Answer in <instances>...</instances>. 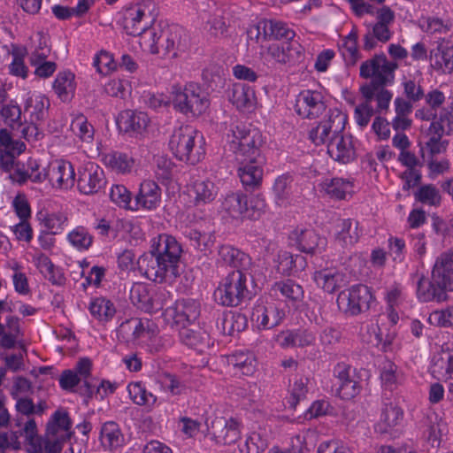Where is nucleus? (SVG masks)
I'll return each instance as SVG.
<instances>
[{
	"instance_id": "1",
	"label": "nucleus",
	"mask_w": 453,
	"mask_h": 453,
	"mask_svg": "<svg viewBox=\"0 0 453 453\" xmlns=\"http://www.w3.org/2000/svg\"><path fill=\"white\" fill-rule=\"evenodd\" d=\"M181 253V246L173 236L159 234L152 240L150 256L139 258V268L150 280L173 282L180 274Z\"/></svg>"
},
{
	"instance_id": "2",
	"label": "nucleus",
	"mask_w": 453,
	"mask_h": 453,
	"mask_svg": "<svg viewBox=\"0 0 453 453\" xmlns=\"http://www.w3.org/2000/svg\"><path fill=\"white\" fill-rule=\"evenodd\" d=\"M397 68V63L389 61L384 54L375 55L363 62L360 65V76L371 79V81L360 87L362 96L371 98L373 90L393 84Z\"/></svg>"
},
{
	"instance_id": "3",
	"label": "nucleus",
	"mask_w": 453,
	"mask_h": 453,
	"mask_svg": "<svg viewBox=\"0 0 453 453\" xmlns=\"http://www.w3.org/2000/svg\"><path fill=\"white\" fill-rule=\"evenodd\" d=\"M203 140L196 128L188 125L181 126L172 134L169 148L179 160L196 165L205 154Z\"/></svg>"
},
{
	"instance_id": "4",
	"label": "nucleus",
	"mask_w": 453,
	"mask_h": 453,
	"mask_svg": "<svg viewBox=\"0 0 453 453\" xmlns=\"http://www.w3.org/2000/svg\"><path fill=\"white\" fill-rule=\"evenodd\" d=\"M247 271L234 270L229 273L214 291V300L222 306L236 307L250 298Z\"/></svg>"
},
{
	"instance_id": "5",
	"label": "nucleus",
	"mask_w": 453,
	"mask_h": 453,
	"mask_svg": "<svg viewBox=\"0 0 453 453\" xmlns=\"http://www.w3.org/2000/svg\"><path fill=\"white\" fill-rule=\"evenodd\" d=\"M227 139L235 159L263 158L260 154L263 139L257 129H250L242 123L231 124Z\"/></svg>"
},
{
	"instance_id": "6",
	"label": "nucleus",
	"mask_w": 453,
	"mask_h": 453,
	"mask_svg": "<svg viewBox=\"0 0 453 453\" xmlns=\"http://www.w3.org/2000/svg\"><path fill=\"white\" fill-rule=\"evenodd\" d=\"M173 104L176 110L188 116H200L210 106L207 93L195 82L183 88L173 87Z\"/></svg>"
},
{
	"instance_id": "7",
	"label": "nucleus",
	"mask_w": 453,
	"mask_h": 453,
	"mask_svg": "<svg viewBox=\"0 0 453 453\" xmlns=\"http://www.w3.org/2000/svg\"><path fill=\"white\" fill-rule=\"evenodd\" d=\"M14 400L16 401V414L11 419L10 428L16 438H18V434H27L31 438L37 428L34 416H42L47 409V403L45 401H40L35 404L33 400L27 396Z\"/></svg>"
},
{
	"instance_id": "8",
	"label": "nucleus",
	"mask_w": 453,
	"mask_h": 453,
	"mask_svg": "<svg viewBox=\"0 0 453 453\" xmlns=\"http://www.w3.org/2000/svg\"><path fill=\"white\" fill-rule=\"evenodd\" d=\"M181 27L172 25L160 29L159 34L150 29L147 35V43L143 44L149 48L152 54H161L163 57L172 55L177 56V50L181 45Z\"/></svg>"
},
{
	"instance_id": "9",
	"label": "nucleus",
	"mask_w": 453,
	"mask_h": 453,
	"mask_svg": "<svg viewBox=\"0 0 453 453\" xmlns=\"http://www.w3.org/2000/svg\"><path fill=\"white\" fill-rule=\"evenodd\" d=\"M373 296L370 288L362 284L355 285L342 290L337 296V305L340 311L348 316H357L370 309Z\"/></svg>"
},
{
	"instance_id": "10",
	"label": "nucleus",
	"mask_w": 453,
	"mask_h": 453,
	"mask_svg": "<svg viewBox=\"0 0 453 453\" xmlns=\"http://www.w3.org/2000/svg\"><path fill=\"white\" fill-rule=\"evenodd\" d=\"M435 266L432 272L431 278L416 273L412 275L417 278L416 296L421 303H441L448 299V284L442 276L435 275Z\"/></svg>"
},
{
	"instance_id": "11",
	"label": "nucleus",
	"mask_w": 453,
	"mask_h": 453,
	"mask_svg": "<svg viewBox=\"0 0 453 453\" xmlns=\"http://www.w3.org/2000/svg\"><path fill=\"white\" fill-rule=\"evenodd\" d=\"M347 122V117L337 109L329 110L327 119L310 131L309 137L315 145L329 142L339 133H342Z\"/></svg>"
},
{
	"instance_id": "12",
	"label": "nucleus",
	"mask_w": 453,
	"mask_h": 453,
	"mask_svg": "<svg viewBox=\"0 0 453 453\" xmlns=\"http://www.w3.org/2000/svg\"><path fill=\"white\" fill-rule=\"evenodd\" d=\"M34 182L41 183L49 180L53 187L68 188L73 186L75 181V172L73 165L65 160L52 162L47 167L44 173L32 175Z\"/></svg>"
},
{
	"instance_id": "13",
	"label": "nucleus",
	"mask_w": 453,
	"mask_h": 453,
	"mask_svg": "<svg viewBox=\"0 0 453 453\" xmlns=\"http://www.w3.org/2000/svg\"><path fill=\"white\" fill-rule=\"evenodd\" d=\"M295 110L303 119H314L326 111L325 96L321 90L304 89L296 96Z\"/></svg>"
},
{
	"instance_id": "14",
	"label": "nucleus",
	"mask_w": 453,
	"mask_h": 453,
	"mask_svg": "<svg viewBox=\"0 0 453 453\" xmlns=\"http://www.w3.org/2000/svg\"><path fill=\"white\" fill-rule=\"evenodd\" d=\"M452 130V112L443 109L440 112L439 120L432 121L429 131L433 135L426 142V149L428 150L432 158L446 150L445 142H442L441 139L443 134H449Z\"/></svg>"
},
{
	"instance_id": "15",
	"label": "nucleus",
	"mask_w": 453,
	"mask_h": 453,
	"mask_svg": "<svg viewBox=\"0 0 453 453\" xmlns=\"http://www.w3.org/2000/svg\"><path fill=\"white\" fill-rule=\"evenodd\" d=\"M165 319L173 325L185 326L194 323L200 316V304L193 299H181L165 309Z\"/></svg>"
},
{
	"instance_id": "16",
	"label": "nucleus",
	"mask_w": 453,
	"mask_h": 453,
	"mask_svg": "<svg viewBox=\"0 0 453 453\" xmlns=\"http://www.w3.org/2000/svg\"><path fill=\"white\" fill-rule=\"evenodd\" d=\"M106 184L104 170L93 162H88L78 169L77 187L84 195L98 193Z\"/></svg>"
},
{
	"instance_id": "17",
	"label": "nucleus",
	"mask_w": 453,
	"mask_h": 453,
	"mask_svg": "<svg viewBox=\"0 0 453 453\" xmlns=\"http://www.w3.org/2000/svg\"><path fill=\"white\" fill-rule=\"evenodd\" d=\"M404 412L395 402L384 403L379 421L374 430L380 434L393 435L400 431L403 421Z\"/></svg>"
},
{
	"instance_id": "18",
	"label": "nucleus",
	"mask_w": 453,
	"mask_h": 453,
	"mask_svg": "<svg viewBox=\"0 0 453 453\" xmlns=\"http://www.w3.org/2000/svg\"><path fill=\"white\" fill-rule=\"evenodd\" d=\"M145 4H139L127 8L124 12L123 27L127 35L132 36H142L140 44L147 43L149 21H145Z\"/></svg>"
},
{
	"instance_id": "19",
	"label": "nucleus",
	"mask_w": 453,
	"mask_h": 453,
	"mask_svg": "<svg viewBox=\"0 0 453 453\" xmlns=\"http://www.w3.org/2000/svg\"><path fill=\"white\" fill-rule=\"evenodd\" d=\"M210 431L213 439L223 445H231L241 437L240 423L233 418H215L211 421Z\"/></svg>"
},
{
	"instance_id": "20",
	"label": "nucleus",
	"mask_w": 453,
	"mask_h": 453,
	"mask_svg": "<svg viewBox=\"0 0 453 453\" xmlns=\"http://www.w3.org/2000/svg\"><path fill=\"white\" fill-rule=\"evenodd\" d=\"M149 123L150 119L145 112L132 110L121 111L117 119L119 130L133 137L143 135Z\"/></svg>"
},
{
	"instance_id": "21",
	"label": "nucleus",
	"mask_w": 453,
	"mask_h": 453,
	"mask_svg": "<svg viewBox=\"0 0 453 453\" xmlns=\"http://www.w3.org/2000/svg\"><path fill=\"white\" fill-rule=\"evenodd\" d=\"M238 176L243 187L248 189H255L261 185L263 179V158H242L237 157Z\"/></svg>"
},
{
	"instance_id": "22",
	"label": "nucleus",
	"mask_w": 453,
	"mask_h": 453,
	"mask_svg": "<svg viewBox=\"0 0 453 453\" xmlns=\"http://www.w3.org/2000/svg\"><path fill=\"white\" fill-rule=\"evenodd\" d=\"M285 318V311L273 303L257 305L252 311V320L259 330H268L279 326Z\"/></svg>"
},
{
	"instance_id": "23",
	"label": "nucleus",
	"mask_w": 453,
	"mask_h": 453,
	"mask_svg": "<svg viewBox=\"0 0 453 453\" xmlns=\"http://www.w3.org/2000/svg\"><path fill=\"white\" fill-rule=\"evenodd\" d=\"M291 240L300 251L307 254L321 253L327 245L326 238L313 229H296L292 232Z\"/></svg>"
},
{
	"instance_id": "24",
	"label": "nucleus",
	"mask_w": 453,
	"mask_h": 453,
	"mask_svg": "<svg viewBox=\"0 0 453 453\" xmlns=\"http://www.w3.org/2000/svg\"><path fill=\"white\" fill-rule=\"evenodd\" d=\"M99 441L104 451L115 452L124 447L126 440L119 425L107 421L101 426Z\"/></svg>"
},
{
	"instance_id": "25",
	"label": "nucleus",
	"mask_w": 453,
	"mask_h": 453,
	"mask_svg": "<svg viewBox=\"0 0 453 453\" xmlns=\"http://www.w3.org/2000/svg\"><path fill=\"white\" fill-rule=\"evenodd\" d=\"M255 29L257 30V38L263 35L265 39H286L289 41L296 35L295 32L289 29L285 23L273 19L260 20Z\"/></svg>"
},
{
	"instance_id": "26",
	"label": "nucleus",
	"mask_w": 453,
	"mask_h": 453,
	"mask_svg": "<svg viewBox=\"0 0 453 453\" xmlns=\"http://www.w3.org/2000/svg\"><path fill=\"white\" fill-rule=\"evenodd\" d=\"M327 152L333 159L343 164L355 158V150L350 138L344 137L342 133L330 139Z\"/></svg>"
},
{
	"instance_id": "27",
	"label": "nucleus",
	"mask_w": 453,
	"mask_h": 453,
	"mask_svg": "<svg viewBox=\"0 0 453 453\" xmlns=\"http://www.w3.org/2000/svg\"><path fill=\"white\" fill-rule=\"evenodd\" d=\"M218 256L221 262L236 270L248 271L251 265L250 257L230 244L220 245L218 249Z\"/></svg>"
},
{
	"instance_id": "28",
	"label": "nucleus",
	"mask_w": 453,
	"mask_h": 453,
	"mask_svg": "<svg viewBox=\"0 0 453 453\" xmlns=\"http://www.w3.org/2000/svg\"><path fill=\"white\" fill-rule=\"evenodd\" d=\"M430 66L440 73H453V47L439 43L429 53Z\"/></svg>"
},
{
	"instance_id": "29",
	"label": "nucleus",
	"mask_w": 453,
	"mask_h": 453,
	"mask_svg": "<svg viewBox=\"0 0 453 453\" xmlns=\"http://www.w3.org/2000/svg\"><path fill=\"white\" fill-rule=\"evenodd\" d=\"M161 189L153 180H144L141 183L139 192L135 196L137 208L154 210L160 203Z\"/></svg>"
},
{
	"instance_id": "30",
	"label": "nucleus",
	"mask_w": 453,
	"mask_h": 453,
	"mask_svg": "<svg viewBox=\"0 0 453 453\" xmlns=\"http://www.w3.org/2000/svg\"><path fill=\"white\" fill-rule=\"evenodd\" d=\"M358 222L351 219H341L336 225L334 241L341 247L348 249L359 240Z\"/></svg>"
},
{
	"instance_id": "31",
	"label": "nucleus",
	"mask_w": 453,
	"mask_h": 453,
	"mask_svg": "<svg viewBox=\"0 0 453 453\" xmlns=\"http://www.w3.org/2000/svg\"><path fill=\"white\" fill-rule=\"evenodd\" d=\"M229 101L240 111H251L256 104L254 89L245 84L235 83L229 90Z\"/></svg>"
},
{
	"instance_id": "32",
	"label": "nucleus",
	"mask_w": 453,
	"mask_h": 453,
	"mask_svg": "<svg viewBox=\"0 0 453 453\" xmlns=\"http://www.w3.org/2000/svg\"><path fill=\"white\" fill-rule=\"evenodd\" d=\"M261 58L267 65L287 64L293 58L292 43H273L260 52Z\"/></svg>"
},
{
	"instance_id": "33",
	"label": "nucleus",
	"mask_w": 453,
	"mask_h": 453,
	"mask_svg": "<svg viewBox=\"0 0 453 453\" xmlns=\"http://www.w3.org/2000/svg\"><path fill=\"white\" fill-rule=\"evenodd\" d=\"M313 279L318 287L330 294L342 288L346 282L344 275L335 269L315 272Z\"/></svg>"
},
{
	"instance_id": "34",
	"label": "nucleus",
	"mask_w": 453,
	"mask_h": 453,
	"mask_svg": "<svg viewBox=\"0 0 453 453\" xmlns=\"http://www.w3.org/2000/svg\"><path fill=\"white\" fill-rule=\"evenodd\" d=\"M270 437V430L266 426H259L248 435L241 451L245 453L263 452L268 447Z\"/></svg>"
},
{
	"instance_id": "35",
	"label": "nucleus",
	"mask_w": 453,
	"mask_h": 453,
	"mask_svg": "<svg viewBox=\"0 0 453 453\" xmlns=\"http://www.w3.org/2000/svg\"><path fill=\"white\" fill-rule=\"evenodd\" d=\"M247 325L248 320L245 315L233 311L223 313L217 322L218 328L221 329L222 333L226 335L240 333L247 327Z\"/></svg>"
},
{
	"instance_id": "36",
	"label": "nucleus",
	"mask_w": 453,
	"mask_h": 453,
	"mask_svg": "<svg viewBox=\"0 0 453 453\" xmlns=\"http://www.w3.org/2000/svg\"><path fill=\"white\" fill-rule=\"evenodd\" d=\"M88 308L91 316L102 323L109 322L116 314L113 303L103 296L91 298Z\"/></svg>"
},
{
	"instance_id": "37",
	"label": "nucleus",
	"mask_w": 453,
	"mask_h": 453,
	"mask_svg": "<svg viewBox=\"0 0 453 453\" xmlns=\"http://www.w3.org/2000/svg\"><path fill=\"white\" fill-rule=\"evenodd\" d=\"M50 50V38L46 34L37 32L31 36L28 45L30 63H38L40 60L47 59Z\"/></svg>"
},
{
	"instance_id": "38",
	"label": "nucleus",
	"mask_w": 453,
	"mask_h": 453,
	"mask_svg": "<svg viewBox=\"0 0 453 453\" xmlns=\"http://www.w3.org/2000/svg\"><path fill=\"white\" fill-rule=\"evenodd\" d=\"M221 208L234 219L243 218L247 210V196L242 192H230L224 197Z\"/></svg>"
},
{
	"instance_id": "39",
	"label": "nucleus",
	"mask_w": 453,
	"mask_h": 453,
	"mask_svg": "<svg viewBox=\"0 0 453 453\" xmlns=\"http://www.w3.org/2000/svg\"><path fill=\"white\" fill-rule=\"evenodd\" d=\"M50 106L49 99L41 94L30 96L25 104V111L29 114L30 121L39 122L44 119Z\"/></svg>"
},
{
	"instance_id": "40",
	"label": "nucleus",
	"mask_w": 453,
	"mask_h": 453,
	"mask_svg": "<svg viewBox=\"0 0 453 453\" xmlns=\"http://www.w3.org/2000/svg\"><path fill=\"white\" fill-rule=\"evenodd\" d=\"M104 163L117 173H130L134 167L132 157L119 151H113L104 156Z\"/></svg>"
},
{
	"instance_id": "41",
	"label": "nucleus",
	"mask_w": 453,
	"mask_h": 453,
	"mask_svg": "<svg viewBox=\"0 0 453 453\" xmlns=\"http://www.w3.org/2000/svg\"><path fill=\"white\" fill-rule=\"evenodd\" d=\"M423 98H425L426 104L428 105L429 109L417 111L416 116L426 120H439L436 111L445 102L444 94L438 89H434L425 95Z\"/></svg>"
},
{
	"instance_id": "42",
	"label": "nucleus",
	"mask_w": 453,
	"mask_h": 453,
	"mask_svg": "<svg viewBox=\"0 0 453 453\" xmlns=\"http://www.w3.org/2000/svg\"><path fill=\"white\" fill-rule=\"evenodd\" d=\"M194 203L196 206L211 203L219 193L215 183L209 180H196L193 186Z\"/></svg>"
},
{
	"instance_id": "43",
	"label": "nucleus",
	"mask_w": 453,
	"mask_h": 453,
	"mask_svg": "<svg viewBox=\"0 0 453 453\" xmlns=\"http://www.w3.org/2000/svg\"><path fill=\"white\" fill-rule=\"evenodd\" d=\"M127 391L134 403L139 406L153 408L157 404V395L148 392L142 381L129 383Z\"/></svg>"
},
{
	"instance_id": "44",
	"label": "nucleus",
	"mask_w": 453,
	"mask_h": 453,
	"mask_svg": "<svg viewBox=\"0 0 453 453\" xmlns=\"http://www.w3.org/2000/svg\"><path fill=\"white\" fill-rule=\"evenodd\" d=\"M320 186L329 196L335 199H344L353 188V183L342 178L325 179Z\"/></svg>"
},
{
	"instance_id": "45",
	"label": "nucleus",
	"mask_w": 453,
	"mask_h": 453,
	"mask_svg": "<svg viewBox=\"0 0 453 453\" xmlns=\"http://www.w3.org/2000/svg\"><path fill=\"white\" fill-rule=\"evenodd\" d=\"M38 219L41 224L52 234H60L68 225V216L65 212H39Z\"/></svg>"
},
{
	"instance_id": "46",
	"label": "nucleus",
	"mask_w": 453,
	"mask_h": 453,
	"mask_svg": "<svg viewBox=\"0 0 453 453\" xmlns=\"http://www.w3.org/2000/svg\"><path fill=\"white\" fill-rule=\"evenodd\" d=\"M71 420L65 411H57L52 415L47 425L48 436H59L65 434V439L69 437V430L71 429Z\"/></svg>"
},
{
	"instance_id": "47",
	"label": "nucleus",
	"mask_w": 453,
	"mask_h": 453,
	"mask_svg": "<svg viewBox=\"0 0 453 453\" xmlns=\"http://www.w3.org/2000/svg\"><path fill=\"white\" fill-rule=\"evenodd\" d=\"M160 388L171 396L187 394L188 386L180 377L170 372H164L159 380Z\"/></svg>"
},
{
	"instance_id": "48",
	"label": "nucleus",
	"mask_w": 453,
	"mask_h": 453,
	"mask_svg": "<svg viewBox=\"0 0 453 453\" xmlns=\"http://www.w3.org/2000/svg\"><path fill=\"white\" fill-rule=\"evenodd\" d=\"M66 239L75 250L86 251L92 246L94 237L87 227L77 226L67 234Z\"/></svg>"
},
{
	"instance_id": "49",
	"label": "nucleus",
	"mask_w": 453,
	"mask_h": 453,
	"mask_svg": "<svg viewBox=\"0 0 453 453\" xmlns=\"http://www.w3.org/2000/svg\"><path fill=\"white\" fill-rule=\"evenodd\" d=\"M148 324L149 320L131 318L119 325L118 332L127 341H134L142 337L145 330V325Z\"/></svg>"
},
{
	"instance_id": "50",
	"label": "nucleus",
	"mask_w": 453,
	"mask_h": 453,
	"mask_svg": "<svg viewBox=\"0 0 453 453\" xmlns=\"http://www.w3.org/2000/svg\"><path fill=\"white\" fill-rule=\"evenodd\" d=\"M56 94L62 101H66L74 92V75L71 72L59 73L53 83Z\"/></svg>"
},
{
	"instance_id": "51",
	"label": "nucleus",
	"mask_w": 453,
	"mask_h": 453,
	"mask_svg": "<svg viewBox=\"0 0 453 453\" xmlns=\"http://www.w3.org/2000/svg\"><path fill=\"white\" fill-rule=\"evenodd\" d=\"M272 289L280 292L286 299L294 303L302 301L304 295L302 286L292 280L275 282Z\"/></svg>"
},
{
	"instance_id": "52",
	"label": "nucleus",
	"mask_w": 453,
	"mask_h": 453,
	"mask_svg": "<svg viewBox=\"0 0 453 453\" xmlns=\"http://www.w3.org/2000/svg\"><path fill=\"white\" fill-rule=\"evenodd\" d=\"M435 275L442 276L448 284V289L453 291V250L438 257L435 263Z\"/></svg>"
},
{
	"instance_id": "53",
	"label": "nucleus",
	"mask_w": 453,
	"mask_h": 453,
	"mask_svg": "<svg viewBox=\"0 0 453 453\" xmlns=\"http://www.w3.org/2000/svg\"><path fill=\"white\" fill-rule=\"evenodd\" d=\"M179 336L180 342L190 348L203 346L208 341V334L205 331L200 328H189L188 326L180 327Z\"/></svg>"
},
{
	"instance_id": "54",
	"label": "nucleus",
	"mask_w": 453,
	"mask_h": 453,
	"mask_svg": "<svg viewBox=\"0 0 453 453\" xmlns=\"http://www.w3.org/2000/svg\"><path fill=\"white\" fill-rule=\"evenodd\" d=\"M130 299L138 309L147 312L150 300V292L148 286L141 282L134 283L130 289Z\"/></svg>"
},
{
	"instance_id": "55",
	"label": "nucleus",
	"mask_w": 453,
	"mask_h": 453,
	"mask_svg": "<svg viewBox=\"0 0 453 453\" xmlns=\"http://www.w3.org/2000/svg\"><path fill=\"white\" fill-rule=\"evenodd\" d=\"M187 236L196 249L204 253L210 251L215 242V235L212 233H201L196 229H190Z\"/></svg>"
},
{
	"instance_id": "56",
	"label": "nucleus",
	"mask_w": 453,
	"mask_h": 453,
	"mask_svg": "<svg viewBox=\"0 0 453 453\" xmlns=\"http://www.w3.org/2000/svg\"><path fill=\"white\" fill-rule=\"evenodd\" d=\"M450 351H442L434 357L432 372L444 380L453 379L450 367Z\"/></svg>"
},
{
	"instance_id": "57",
	"label": "nucleus",
	"mask_w": 453,
	"mask_h": 453,
	"mask_svg": "<svg viewBox=\"0 0 453 453\" xmlns=\"http://www.w3.org/2000/svg\"><path fill=\"white\" fill-rule=\"evenodd\" d=\"M73 132L84 142H91L94 138V127L83 115L77 116L71 124Z\"/></svg>"
},
{
	"instance_id": "58",
	"label": "nucleus",
	"mask_w": 453,
	"mask_h": 453,
	"mask_svg": "<svg viewBox=\"0 0 453 453\" xmlns=\"http://www.w3.org/2000/svg\"><path fill=\"white\" fill-rule=\"evenodd\" d=\"M380 379L383 385L390 389L395 387L402 380V373L397 365L387 360L381 368Z\"/></svg>"
},
{
	"instance_id": "59",
	"label": "nucleus",
	"mask_w": 453,
	"mask_h": 453,
	"mask_svg": "<svg viewBox=\"0 0 453 453\" xmlns=\"http://www.w3.org/2000/svg\"><path fill=\"white\" fill-rule=\"evenodd\" d=\"M415 196L418 202L430 206H436L441 203L439 189L433 184L421 186L415 194Z\"/></svg>"
},
{
	"instance_id": "60",
	"label": "nucleus",
	"mask_w": 453,
	"mask_h": 453,
	"mask_svg": "<svg viewBox=\"0 0 453 453\" xmlns=\"http://www.w3.org/2000/svg\"><path fill=\"white\" fill-rule=\"evenodd\" d=\"M0 114L6 125L12 129L19 130L21 127V110L19 105L13 104L4 105Z\"/></svg>"
},
{
	"instance_id": "61",
	"label": "nucleus",
	"mask_w": 453,
	"mask_h": 453,
	"mask_svg": "<svg viewBox=\"0 0 453 453\" xmlns=\"http://www.w3.org/2000/svg\"><path fill=\"white\" fill-rule=\"evenodd\" d=\"M365 102L355 108L354 117L357 124L361 127H365L373 116L375 110L371 105V98L364 96Z\"/></svg>"
},
{
	"instance_id": "62",
	"label": "nucleus",
	"mask_w": 453,
	"mask_h": 453,
	"mask_svg": "<svg viewBox=\"0 0 453 453\" xmlns=\"http://www.w3.org/2000/svg\"><path fill=\"white\" fill-rule=\"evenodd\" d=\"M428 321L436 326H453V304L444 310L433 311L428 317Z\"/></svg>"
},
{
	"instance_id": "63",
	"label": "nucleus",
	"mask_w": 453,
	"mask_h": 453,
	"mask_svg": "<svg viewBox=\"0 0 453 453\" xmlns=\"http://www.w3.org/2000/svg\"><path fill=\"white\" fill-rule=\"evenodd\" d=\"M266 207L265 200L261 195H256L247 200V210L244 217L250 219H257L265 211Z\"/></svg>"
},
{
	"instance_id": "64",
	"label": "nucleus",
	"mask_w": 453,
	"mask_h": 453,
	"mask_svg": "<svg viewBox=\"0 0 453 453\" xmlns=\"http://www.w3.org/2000/svg\"><path fill=\"white\" fill-rule=\"evenodd\" d=\"M93 65L96 71L104 75L110 73L116 68L112 55L107 51H101L97 54L94 58Z\"/></svg>"
}]
</instances>
